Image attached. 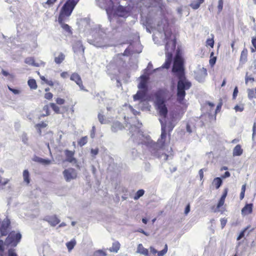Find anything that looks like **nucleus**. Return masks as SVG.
Wrapping results in <instances>:
<instances>
[{
  "instance_id": "1",
  "label": "nucleus",
  "mask_w": 256,
  "mask_h": 256,
  "mask_svg": "<svg viewBox=\"0 0 256 256\" xmlns=\"http://www.w3.org/2000/svg\"><path fill=\"white\" fill-rule=\"evenodd\" d=\"M172 72L178 79L177 84V102L180 104H183L186 95V90H188L191 87L192 84L186 78L184 60L179 53H177L174 58Z\"/></svg>"
},
{
  "instance_id": "2",
  "label": "nucleus",
  "mask_w": 256,
  "mask_h": 256,
  "mask_svg": "<svg viewBox=\"0 0 256 256\" xmlns=\"http://www.w3.org/2000/svg\"><path fill=\"white\" fill-rule=\"evenodd\" d=\"M164 35L166 41L165 45L166 60L162 67L168 69L171 64L172 58V52L176 49V36L170 30H165Z\"/></svg>"
},
{
  "instance_id": "3",
  "label": "nucleus",
  "mask_w": 256,
  "mask_h": 256,
  "mask_svg": "<svg viewBox=\"0 0 256 256\" xmlns=\"http://www.w3.org/2000/svg\"><path fill=\"white\" fill-rule=\"evenodd\" d=\"M155 98V106L158 110L159 114L166 118L168 114V109L165 104V90L160 89L154 94Z\"/></svg>"
},
{
  "instance_id": "4",
  "label": "nucleus",
  "mask_w": 256,
  "mask_h": 256,
  "mask_svg": "<svg viewBox=\"0 0 256 256\" xmlns=\"http://www.w3.org/2000/svg\"><path fill=\"white\" fill-rule=\"evenodd\" d=\"M72 13L71 12L60 10L58 20L62 28L68 35H72V32L71 27L68 24H64V22L68 20L69 17L70 16Z\"/></svg>"
},
{
  "instance_id": "5",
  "label": "nucleus",
  "mask_w": 256,
  "mask_h": 256,
  "mask_svg": "<svg viewBox=\"0 0 256 256\" xmlns=\"http://www.w3.org/2000/svg\"><path fill=\"white\" fill-rule=\"evenodd\" d=\"M194 78L199 82L204 81L205 78L208 75L207 70L206 68H200V66L194 72Z\"/></svg>"
},
{
  "instance_id": "6",
  "label": "nucleus",
  "mask_w": 256,
  "mask_h": 256,
  "mask_svg": "<svg viewBox=\"0 0 256 256\" xmlns=\"http://www.w3.org/2000/svg\"><path fill=\"white\" fill-rule=\"evenodd\" d=\"M22 235L20 232L16 233L12 231L10 233L6 238V242L9 244H15L16 245L20 241Z\"/></svg>"
},
{
  "instance_id": "7",
  "label": "nucleus",
  "mask_w": 256,
  "mask_h": 256,
  "mask_svg": "<svg viewBox=\"0 0 256 256\" xmlns=\"http://www.w3.org/2000/svg\"><path fill=\"white\" fill-rule=\"evenodd\" d=\"M62 174L66 182H70L72 180L76 179L77 177V173L75 169L73 168H68L65 169Z\"/></svg>"
},
{
  "instance_id": "8",
  "label": "nucleus",
  "mask_w": 256,
  "mask_h": 256,
  "mask_svg": "<svg viewBox=\"0 0 256 256\" xmlns=\"http://www.w3.org/2000/svg\"><path fill=\"white\" fill-rule=\"evenodd\" d=\"M162 132L160 138L158 140L157 144L159 145L160 148H162L165 146L166 138V125L164 124L162 120Z\"/></svg>"
},
{
  "instance_id": "9",
  "label": "nucleus",
  "mask_w": 256,
  "mask_h": 256,
  "mask_svg": "<svg viewBox=\"0 0 256 256\" xmlns=\"http://www.w3.org/2000/svg\"><path fill=\"white\" fill-rule=\"evenodd\" d=\"M79 0H66L60 10L72 12Z\"/></svg>"
},
{
  "instance_id": "10",
  "label": "nucleus",
  "mask_w": 256,
  "mask_h": 256,
  "mask_svg": "<svg viewBox=\"0 0 256 256\" xmlns=\"http://www.w3.org/2000/svg\"><path fill=\"white\" fill-rule=\"evenodd\" d=\"M64 154L66 158L65 162H68L70 163H76L77 162L76 159L74 157L75 152L74 150L72 151L68 150H66L64 151Z\"/></svg>"
},
{
  "instance_id": "11",
  "label": "nucleus",
  "mask_w": 256,
  "mask_h": 256,
  "mask_svg": "<svg viewBox=\"0 0 256 256\" xmlns=\"http://www.w3.org/2000/svg\"><path fill=\"white\" fill-rule=\"evenodd\" d=\"M70 80L74 81L79 86L80 90H84L82 80L80 76L78 73H72L70 76Z\"/></svg>"
},
{
  "instance_id": "12",
  "label": "nucleus",
  "mask_w": 256,
  "mask_h": 256,
  "mask_svg": "<svg viewBox=\"0 0 256 256\" xmlns=\"http://www.w3.org/2000/svg\"><path fill=\"white\" fill-rule=\"evenodd\" d=\"M140 82L138 86V89L148 90V77L146 75H142L140 76Z\"/></svg>"
},
{
  "instance_id": "13",
  "label": "nucleus",
  "mask_w": 256,
  "mask_h": 256,
  "mask_svg": "<svg viewBox=\"0 0 256 256\" xmlns=\"http://www.w3.org/2000/svg\"><path fill=\"white\" fill-rule=\"evenodd\" d=\"M136 94L133 96L134 100H142L146 96L148 90L139 89Z\"/></svg>"
},
{
  "instance_id": "14",
  "label": "nucleus",
  "mask_w": 256,
  "mask_h": 256,
  "mask_svg": "<svg viewBox=\"0 0 256 256\" xmlns=\"http://www.w3.org/2000/svg\"><path fill=\"white\" fill-rule=\"evenodd\" d=\"M253 204H247L242 209V214L243 216H246L251 214L252 212Z\"/></svg>"
},
{
  "instance_id": "15",
  "label": "nucleus",
  "mask_w": 256,
  "mask_h": 256,
  "mask_svg": "<svg viewBox=\"0 0 256 256\" xmlns=\"http://www.w3.org/2000/svg\"><path fill=\"white\" fill-rule=\"evenodd\" d=\"M117 14L120 17H124L128 15V12L126 8L122 6H119L116 8Z\"/></svg>"
},
{
  "instance_id": "16",
  "label": "nucleus",
  "mask_w": 256,
  "mask_h": 256,
  "mask_svg": "<svg viewBox=\"0 0 256 256\" xmlns=\"http://www.w3.org/2000/svg\"><path fill=\"white\" fill-rule=\"evenodd\" d=\"M47 221L52 226H54L60 222V220L56 216H49L48 218Z\"/></svg>"
},
{
  "instance_id": "17",
  "label": "nucleus",
  "mask_w": 256,
  "mask_h": 256,
  "mask_svg": "<svg viewBox=\"0 0 256 256\" xmlns=\"http://www.w3.org/2000/svg\"><path fill=\"white\" fill-rule=\"evenodd\" d=\"M33 160L36 162L42 164L44 165H48L52 163V161L48 159H44L38 156L34 157L33 158Z\"/></svg>"
},
{
  "instance_id": "18",
  "label": "nucleus",
  "mask_w": 256,
  "mask_h": 256,
  "mask_svg": "<svg viewBox=\"0 0 256 256\" xmlns=\"http://www.w3.org/2000/svg\"><path fill=\"white\" fill-rule=\"evenodd\" d=\"M136 252L146 256H148V249L144 248L142 244H140L138 246Z\"/></svg>"
},
{
  "instance_id": "19",
  "label": "nucleus",
  "mask_w": 256,
  "mask_h": 256,
  "mask_svg": "<svg viewBox=\"0 0 256 256\" xmlns=\"http://www.w3.org/2000/svg\"><path fill=\"white\" fill-rule=\"evenodd\" d=\"M65 59V55L62 52H60L57 56L55 55L54 61L58 64H60Z\"/></svg>"
},
{
  "instance_id": "20",
  "label": "nucleus",
  "mask_w": 256,
  "mask_h": 256,
  "mask_svg": "<svg viewBox=\"0 0 256 256\" xmlns=\"http://www.w3.org/2000/svg\"><path fill=\"white\" fill-rule=\"evenodd\" d=\"M120 244L118 241L114 242L112 243V246L110 247L108 250L110 252H117L120 250Z\"/></svg>"
},
{
  "instance_id": "21",
  "label": "nucleus",
  "mask_w": 256,
  "mask_h": 256,
  "mask_svg": "<svg viewBox=\"0 0 256 256\" xmlns=\"http://www.w3.org/2000/svg\"><path fill=\"white\" fill-rule=\"evenodd\" d=\"M243 152V150L242 148L240 145L237 144L233 150V156H240Z\"/></svg>"
},
{
  "instance_id": "22",
  "label": "nucleus",
  "mask_w": 256,
  "mask_h": 256,
  "mask_svg": "<svg viewBox=\"0 0 256 256\" xmlns=\"http://www.w3.org/2000/svg\"><path fill=\"white\" fill-rule=\"evenodd\" d=\"M204 1V0H198L197 1H193L190 4V6L193 10H197L200 8V4H202Z\"/></svg>"
},
{
  "instance_id": "23",
  "label": "nucleus",
  "mask_w": 256,
  "mask_h": 256,
  "mask_svg": "<svg viewBox=\"0 0 256 256\" xmlns=\"http://www.w3.org/2000/svg\"><path fill=\"white\" fill-rule=\"evenodd\" d=\"M24 62L28 64L34 66H38L39 64L35 62L34 58L28 57L26 58Z\"/></svg>"
},
{
  "instance_id": "24",
  "label": "nucleus",
  "mask_w": 256,
  "mask_h": 256,
  "mask_svg": "<svg viewBox=\"0 0 256 256\" xmlns=\"http://www.w3.org/2000/svg\"><path fill=\"white\" fill-rule=\"evenodd\" d=\"M57 1L58 0H47L46 2L42 4V6L46 8H49L52 7Z\"/></svg>"
},
{
  "instance_id": "25",
  "label": "nucleus",
  "mask_w": 256,
  "mask_h": 256,
  "mask_svg": "<svg viewBox=\"0 0 256 256\" xmlns=\"http://www.w3.org/2000/svg\"><path fill=\"white\" fill-rule=\"evenodd\" d=\"M48 124L45 122H42L40 123L37 124L35 125V128L38 130L40 134H42V128H45L47 126Z\"/></svg>"
},
{
  "instance_id": "26",
  "label": "nucleus",
  "mask_w": 256,
  "mask_h": 256,
  "mask_svg": "<svg viewBox=\"0 0 256 256\" xmlns=\"http://www.w3.org/2000/svg\"><path fill=\"white\" fill-rule=\"evenodd\" d=\"M28 84L32 90H36L38 88L36 80L34 79H30L28 82Z\"/></svg>"
},
{
  "instance_id": "27",
  "label": "nucleus",
  "mask_w": 256,
  "mask_h": 256,
  "mask_svg": "<svg viewBox=\"0 0 256 256\" xmlns=\"http://www.w3.org/2000/svg\"><path fill=\"white\" fill-rule=\"evenodd\" d=\"M248 50L246 48H244L240 54V60L242 62H245L247 59L248 56Z\"/></svg>"
},
{
  "instance_id": "28",
  "label": "nucleus",
  "mask_w": 256,
  "mask_h": 256,
  "mask_svg": "<svg viewBox=\"0 0 256 256\" xmlns=\"http://www.w3.org/2000/svg\"><path fill=\"white\" fill-rule=\"evenodd\" d=\"M222 106V98H220V102L216 106V109L214 112V120H216V114L220 111Z\"/></svg>"
},
{
  "instance_id": "29",
  "label": "nucleus",
  "mask_w": 256,
  "mask_h": 256,
  "mask_svg": "<svg viewBox=\"0 0 256 256\" xmlns=\"http://www.w3.org/2000/svg\"><path fill=\"white\" fill-rule=\"evenodd\" d=\"M212 184L216 189H218L222 184V180L220 178H214Z\"/></svg>"
},
{
  "instance_id": "30",
  "label": "nucleus",
  "mask_w": 256,
  "mask_h": 256,
  "mask_svg": "<svg viewBox=\"0 0 256 256\" xmlns=\"http://www.w3.org/2000/svg\"><path fill=\"white\" fill-rule=\"evenodd\" d=\"M23 178L24 181L28 184L30 182V174L27 170H25L23 172Z\"/></svg>"
},
{
  "instance_id": "31",
  "label": "nucleus",
  "mask_w": 256,
  "mask_h": 256,
  "mask_svg": "<svg viewBox=\"0 0 256 256\" xmlns=\"http://www.w3.org/2000/svg\"><path fill=\"white\" fill-rule=\"evenodd\" d=\"M88 142V136H84L81 138L78 142V144L80 146H82L85 145Z\"/></svg>"
},
{
  "instance_id": "32",
  "label": "nucleus",
  "mask_w": 256,
  "mask_h": 256,
  "mask_svg": "<svg viewBox=\"0 0 256 256\" xmlns=\"http://www.w3.org/2000/svg\"><path fill=\"white\" fill-rule=\"evenodd\" d=\"M144 194V190H139L136 193L134 196V199L135 200H138L140 197L142 196Z\"/></svg>"
},
{
  "instance_id": "33",
  "label": "nucleus",
  "mask_w": 256,
  "mask_h": 256,
  "mask_svg": "<svg viewBox=\"0 0 256 256\" xmlns=\"http://www.w3.org/2000/svg\"><path fill=\"white\" fill-rule=\"evenodd\" d=\"M154 154L158 158H162V157H164V160H168V158L169 156L168 154H167L165 153H162V154H157L156 152H154Z\"/></svg>"
},
{
  "instance_id": "34",
  "label": "nucleus",
  "mask_w": 256,
  "mask_h": 256,
  "mask_svg": "<svg viewBox=\"0 0 256 256\" xmlns=\"http://www.w3.org/2000/svg\"><path fill=\"white\" fill-rule=\"evenodd\" d=\"M76 244L75 240H72L66 243V245L69 251H70Z\"/></svg>"
},
{
  "instance_id": "35",
  "label": "nucleus",
  "mask_w": 256,
  "mask_h": 256,
  "mask_svg": "<svg viewBox=\"0 0 256 256\" xmlns=\"http://www.w3.org/2000/svg\"><path fill=\"white\" fill-rule=\"evenodd\" d=\"M168 246L167 244H165L164 248L160 251H158V256H164L168 252Z\"/></svg>"
},
{
  "instance_id": "36",
  "label": "nucleus",
  "mask_w": 256,
  "mask_h": 256,
  "mask_svg": "<svg viewBox=\"0 0 256 256\" xmlns=\"http://www.w3.org/2000/svg\"><path fill=\"white\" fill-rule=\"evenodd\" d=\"M214 36L212 35V36L210 38L207 39L206 41V46H210V48H213L214 46Z\"/></svg>"
},
{
  "instance_id": "37",
  "label": "nucleus",
  "mask_w": 256,
  "mask_h": 256,
  "mask_svg": "<svg viewBox=\"0 0 256 256\" xmlns=\"http://www.w3.org/2000/svg\"><path fill=\"white\" fill-rule=\"evenodd\" d=\"M50 106L52 109V110L56 114H60V108L56 105L54 103H50Z\"/></svg>"
},
{
  "instance_id": "38",
  "label": "nucleus",
  "mask_w": 256,
  "mask_h": 256,
  "mask_svg": "<svg viewBox=\"0 0 256 256\" xmlns=\"http://www.w3.org/2000/svg\"><path fill=\"white\" fill-rule=\"evenodd\" d=\"M106 252L101 250H96L94 253V256H106Z\"/></svg>"
},
{
  "instance_id": "39",
  "label": "nucleus",
  "mask_w": 256,
  "mask_h": 256,
  "mask_svg": "<svg viewBox=\"0 0 256 256\" xmlns=\"http://www.w3.org/2000/svg\"><path fill=\"white\" fill-rule=\"evenodd\" d=\"M174 126H175V124H174L172 122H170L168 124V126H166V130L168 128V130L169 132V134H168L169 140L170 139V132L172 130Z\"/></svg>"
},
{
  "instance_id": "40",
  "label": "nucleus",
  "mask_w": 256,
  "mask_h": 256,
  "mask_svg": "<svg viewBox=\"0 0 256 256\" xmlns=\"http://www.w3.org/2000/svg\"><path fill=\"white\" fill-rule=\"evenodd\" d=\"M246 190V184H243L242 186L241 192L240 196V198L242 200L244 197V194Z\"/></svg>"
},
{
  "instance_id": "41",
  "label": "nucleus",
  "mask_w": 256,
  "mask_h": 256,
  "mask_svg": "<svg viewBox=\"0 0 256 256\" xmlns=\"http://www.w3.org/2000/svg\"><path fill=\"white\" fill-rule=\"evenodd\" d=\"M43 110L46 112L45 114H43L41 115V117H44L45 116H48L50 115V110H49V106L48 105H45L42 108Z\"/></svg>"
},
{
  "instance_id": "42",
  "label": "nucleus",
  "mask_w": 256,
  "mask_h": 256,
  "mask_svg": "<svg viewBox=\"0 0 256 256\" xmlns=\"http://www.w3.org/2000/svg\"><path fill=\"white\" fill-rule=\"evenodd\" d=\"M98 120L102 124L106 123V120L105 119V116L104 115L100 113L98 114Z\"/></svg>"
},
{
  "instance_id": "43",
  "label": "nucleus",
  "mask_w": 256,
  "mask_h": 256,
  "mask_svg": "<svg viewBox=\"0 0 256 256\" xmlns=\"http://www.w3.org/2000/svg\"><path fill=\"white\" fill-rule=\"evenodd\" d=\"M213 54H214V52H212V53L210 54L211 58L210 60V64L211 66H213L215 64L216 60V57H215V56L212 57Z\"/></svg>"
},
{
  "instance_id": "44",
  "label": "nucleus",
  "mask_w": 256,
  "mask_h": 256,
  "mask_svg": "<svg viewBox=\"0 0 256 256\" xmlns=\"http://www.w3.org/2000/svg\"><path fill=\"white\" fill-rule=\"evenodd\" d=\"M4 250V242L2 240H0V256H3Z\"/></svg>"
},
{
  "instance_id": "45",
  "label": "nucleus",
  "mask_w": 256,
  "mask_h": 256,
  "mask_svg": "<svg viewBox=\"0 0 256 256\" xmlns=\"http://www.w3.org/2000/svg\"><path fill=\"white\" fill-rule=\"evenodd\" d=\"M234 110H236V112H242L244 110V104H242L241 106L236 105L234 108Z\"/></svg>"
},
{
  "instance_id": "46",
  "label": "nucleus",
  "mask_w": 256,
  "mask_h": 256,
  "mask_svg": "<svg viewBox=\"0 0 256 256\" xmlns=\"http://www.w3.org/2000/svg\"><path fill=\"white\" fill-rule=\"evenodd\" d=\"M8 226L6 228H4V226L2 225V228H0V233L2 236H4L7 235L8 230H7Z\"/></svg>"
},
{
  "instance_id": "47",
  "label": "nucleus",
  "mask_w": 256,
  "mask_h": 256,
  "mask_svg": "<svg viewBox=\"0 0 256 256\" xmlns=\"http://www.w3.org/2000/svg\"><path fill=\"white\" fill-rule=\"evenodd\" d=\"M225 200L220 198L217 206H216V208L219 209L220 207H222L224 204Z\"/></svg>"
},
{
  "instance_id": "48",
  "label": "nucleus",
  "mask_w": 256,
  "mask_h": 256,
  "mask_svg": "<svg viewBox=\"0 0 256 256\" xmlns=\"http://www.w3.org/2000/svg\"><path fill=\"white\" fill-rule=\"evenodd\" d=\"M218 8L219 12H220L222 10L223 0H218Z\"/></svg>"
},
{
  "instance_id": "49",
  "label": "nucleus",
  "mask_w": 256,
  "mask_h": 256,
  "mask_svg": "<svg viewBox=\"0 0 256 256\" xmlns=\"http://www.w3.org/2000/svg\"><path fill=\"white\" fill-rule=\"evenodd\" d=\"M44 97L46 100H50L53 97V94L50 92H48L44 94Z\"/></svg>"
},
{
  "instance_id": "50",
  "label": "nucleus",
  "mask_w": 256,
  "mask_h": 256,
  "mask_svg": "<svg viewBox=\"0 0 256 256\" xmlns=\"http://www.w3.org/2000/svg\"><path fill=\"white\" fill-rule=\"evenodd\" d=\"M56 102L57 104H58L59 105H62V104H64L65 100L64 98H58L56 99Z\"/></svg>"
},
{
  "instance_id": "51",
  "label": "nucleus",
  "mask_w": 256,
  "mask_h": 256,
  "mask_svg": "<svg viewBox=\"0 0 256 256\" xmlns=\"http://www.w3.org/2000/svg\"><path fill=\"white\" fill-rule=\"evenodd\" d=\"M46 83L48 85V86H54V84H56L57 85H59V82H53L52 80H46Z\"/></svg>"
},
{
  "instance_id": "52",
  "label": "nucleus",
  "mask_w": 256,
  "mask_h": 256,
  "mask_svg": "<svg viewBox=\"0 0 256 256\" xmlns=\"http://www.w3.org/2000/svg\"><path fill=\"white\" fill-rule=\"evenodd\" d=\"M228 188H225L224 190V192H223V193H222V196H221L220 198H223V199H226V197L227 196V194H228Z\"/></svg>"
},
{
  "instance_id": "53",
  "label": "nucleus",
  "mask_w": 256,
  "mask_h": 256,
  "mask_svg": "<svg viewBox=\"0 0 256 256\" xmlns=\"http://www.w3.org/2000/svg\"><path fill=\"white\" fill-rule=\"evenodd\" d=\"M8 88L10 92H12L15 94H18L20 92V90L12 88L9 86H8Z\"/></svg>"
},
{
  "instance_id": "54",
  "label": "nucleus",
  "mask_w": 256,
  "mask_h": 256,
  "mask_svg": "<svg viewBox=\"0 0 256 256\" xmlns=\"http://www.w3.org/2000/svg\"><path fill=\"white\" fill-rule=\"evenodd\" d=\"M90 153L93 156H95L98 153V148H96L95 149H91Z\"/></svg>"
},
{
  "instance_id": "55",
  "label": "nucleus",
  "mask_w": 256,
  "mask_h": 256,
  "mask_svg": "<svg viewBox=\"0 0 256 256\" xmlns=\"http://www.w3.org/2000/svg\"><path fill=\"white\" fill-rule=\"evenodd\" d=\"M238 94V87H236L234 90L233 94H232V98L235 100Z\"/></svg>"
},
{
  "instance_id": "56",
  "label": "nucleus",
  "mask_w": 256,
  "mask_h": 256,
  "mask_svg": "<svg viewBox=\"0 0 256 256\" xmlns=\"http://www.w3.org/2000/svg\"><path fill=\"white\" fill-rule=\"evenodd\" d=\"M205 105L206 106H208L210 107V110H213L214 109V104H213L212 102H205Z\"/></svg>"
},
{
  "instance_id": "57",
  "label": "nucleus",
  "mask_w": 256,
  "mask_h": 256,
  "mask_svg": "<svg viewBox=\"0 0 256 256\" xmlns=\"http://www.w3.org/2000/svg\"><path fill=\"white\" fill-rule=\"evenodd\" d=\"M2 73L4 76H10L12 78H14V76L12 74H10L8 72L4 70H2Z\"/></svg>"
},
{
  "instance_id": "58",
  "label": "nucleus",
  "mask_w": 256,
  "mask_h": 256,
  "mask_svg": "<svg viewBox=\"0 0 256 256\" xmlns=\"http://www.w3.org/2000/svg\"><path fill=\"white\" fill-rule=\"evenodd\" d=\"M112 2V6L111 7H108L106 8V12L108 14H111L113 10V8H114V4H113V2Z\"/></svg>"
},
{
  "instance_id": "59",
  "label": "nucleus",
  "mask_w": 256,
  "mask_h": 256,
  "mask_svg": "<svg viewBox=\"0 0 256 256\" xmlns=\"http://www.w3.org/2000/svg\"><path fill=\"white\" fill-rule=\"evenodd\" d=\"M8 256H18L14 250L10 249L8 252Z\"/></svg>"
},
{
  "instance_id": "60",
  "label": "nucleus",
  "mask_w": 256,
  "mask_h": 256,
  "mask_svg": "<svg viewBox=\"0 0 256 256\" xmlns=\"http://www.w3.org/2000/svg\"><path fill=\"white\" fill-rule=\"evenodd\" d=\"M226 222H227L226 219L224 218H222L220 220V224H221L222 228H224L225 226Z\"/></svg>"
},
{
  "instance_id": "61",
  "label": "nucleus",
  "mask_w": 256,
  "mask_h": 256,
  "mask_svg": "<svg viewBox=\"0 0 256 256\" xmlns=\"http://www.w3.org/2000/svg\"><path fill=\"white\" fill-rule=\"evenodd\" d=\"M95 132H96V127H95V126H93L92 128L91 132H90V136L92 138H94V137Z\"/></svg>"
},
{
  "instance_id": "62",
  "label": "nucleus",
  "mask_w": 256,
  "mask_h": 256,
  "mask_svg": "<svg viewBox=\"0 0 256 256\" xmlns=\"http://www.w3.org/2000/svg\"><path fill=\"white\" fill-rule=\"evenodd\" d=\"M150 252L153 254L155 255L156 254H158V251L156 250L154 247L150 246Z\"/></svg>"
},
{
  "instance_id": "63",
  "label": "nucleus",
  "mask_w": 256,
  "mask_h": 256,
  "mask_svg": "<svg viewBox=\"0 0 256 256\" xmlns=\"http://www.w3.org/2000/svg\"><path fill=\"white\" fill-rule=\"evenodd\" d=\"M190 211V205L188 204L185 208L184 214H187Z\"/></svg>"
},
{
  "instance_id": "64",
  "label": "nucleus",
  "mask_w": 256,
  "mask_h": 256,
  "mask_svg": "<svg viewBox=\"0 0 256 256\" xmlns=\"http://www.w3.org/2000/svg\"><path fill=\"white\" fill-rule=\"evenodd\" d=\"M245 230H246L240 232V234L239 236H238V237L237 238V240H240L242 237L244 236Z\"/></svg>"
}]
</instances>
